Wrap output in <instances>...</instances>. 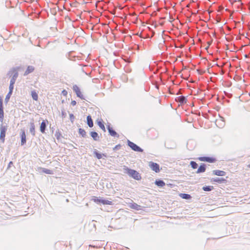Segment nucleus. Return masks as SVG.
<instances>
[{"mask_svg":"<svg viewBox=\"0 0 250 250\" xmlns=\"http://www.w3.org/2000/svg\"><path fill=\"white\" fill-rule=\"evenodd\" d=\"M91 137L95 141H99L100 140V137L97 132L95 131H91L90 133Z\"/></svg>","mask_w":250,"mask_h":250,"instance_id":"obj_14","label":"nucleus"},{"mask_svg":"<svg viewBox=\"0 0 250 250\" xmlns=\"http://www.w3.org/2000/svg\"><path fill=\"white\" fill-rule=\"evenodd\" d=\"M47 124L48 121L47 120H43L41 123L40 126V131L42 133H43L45 132Z\"/></svg>","mask_w":250,"mask_h":250,"instance_id":"obj_11","label":"nucleus"},{"mask_svg":"<svg viewBox=\"0 0 250 250\" xmlns=\"http://www.w3.org/2000/svg\"><path fill=\"white\" fill-rule=\"evenodd\" d=\"M29 131L33 136L35 135V126L33 120L30 123Z\"/></svg>","mask_w":250,"mask_h":250,"instance_id":"obj_13","label":"nucleus"},{"mask_svg":"<svg viewBox=\"0 0 250 250\" xmlns=\"http://www.w3.org/2000/svg\"><path fill=\"white\" fill-rule=\"evenodd\" d=\"M7 130V126L4 125L3 123H1L0 125V140L2 142H4L6 131Z\"/></svg>","mask_w":250,"mask_h":250,"instance_id":"obj_2","label":"nucleus"},{"mask_svg":"<svg viewBox=\"0 0 250 250\" xmlns=\"http://www.w3.org/2000/svg\"><path fill=\"white\" fill-rule=\"evenodd\" d=\"M62 94L63 96H66L67 94V91L66 90H63L62 92Z\"/></svg>","mask_w":250,"mask_h":250,"instance_id":"obj_38","label":"nucleus"},{"mask_svg":"<svg viewBox=\"0 0 250 250\" xmlns=\"http://www.w3.org/2000/svg\"><path fill=\"white\" fill-rule=\"evenodd\" d=\"M61 136H62V134L59 131H56V132L55 133V136L56 137V138L57 140H60Z\"/></svg>","mask_w":250,"mask_h":250,"instance_id":"obj_29","label":"nucleus"},{"mask_svg":"<svg viewBox=\"0 0 250 250\" xmlns=\"http://www.w3.org/2000/svg\"><path fill=\"white\" fill-rule=\"evenodd\" d=\"M179 196L180 197L184 199L188 200L191 198V195L187 193H180Z\"/></svg>","mask_w":250,"mask_h":250,"instance_id":"obj_22","label":"nucleus"},{"mask_svg":"<svg viewBox=\"0 0 250 250\" xmlns=\"http://www.w3.org/2000/svg\"><path fill=\"white\" fill-rule=\"evenodd\" d=\"M212 182H215L219 184L225 183L226 182V180L223 178H212Z\"/></svg>","mask_w":250,"mask_h":250,"instance_id":"obj_16","label":"nucleus"},{"mask_svg":"<svg viewBox=\"0 0 250 250\" xmlns=\"http://www.w3.org/2000/svg\"><path fill=\"white\" fill-rule=\"evenodd\" d=\"M206 169V165L205 164H202L200 167H198L197 171H196L197 173H200L204 172Z\"/></svg>","mask_w":250,"mask_h":250,"instance_id":"obj_15","label":"nucleus"},{"mask_svg":"<svg viewBox=\"0 0 250 250\" xmlns=\"http://www.w3.org/2000/svg\"><path fill=\"white\" fill-rule=\"evenodd\" d=\"M124 172L128 174L130 177L133 178L136 180L141 179V176L140 173L135 170L130 169L127 167L124 166L123 167Z\"/></svg>","mask_w":250,"mask_h":250,"instance_id":"obj_1","label":"nucleus"},{"mask_svg":"<svg viewBox=\"0 0 250 250\" xmlns=\"http://www.w3.org/2000/svg\"><path fill=\"white\" fill-rule=\"evenodd\" d=\"M94 154L98 159H100L102 158V154L99 153L97 150L94 151Z\"/></svg>","mask_w":250,"mask_h":250,"instance_id":"obj_30","label":"nucleus"},{"mask_svg":"<svg viewBox=\"0 0 250 250\" xmlns=\"http://www.w3.org/2000/svg\"><path fill=\"white\" fill-rule=\"evenodd\" d=\"M129 207L131 208L136 210H140L142 209V207L135 203L131 204V205L129 206Z\"/></svg>","mask_w":250,"mask_h":250,"instance_id":"obj_18","label":"nucleus"},{"mask_svg":"<svg viewBox=\"0 0 250 250\" xmlns=\"http://www.w3.org/2000/svg\"><path fill=\"white\" fill-rule=\"evenodd\" d=\"M76 104H77V102H76V101L73 100V101H71V105H72L73 106L75 105Z\"/></svg>","mask_w":250,"mask_h":250,"instance_id":"obj_39","label":"nucleus"},{"mask_svg":"<svg viewBox=\"0 0 250 250\" xmlns=\"http://www.w3.org/2000/svg\"><path fill=\"white\" fill-rule=\"evenodd\" d=\"M42 171L47 174H51L53 173L52 171L51 170L46 169V168H43L42 170Z\"/></svg>","mask_w":250,"mask_h":250,"instance_id":"obj_31","label":"nucleus"},{"mask_svg":"<svg viewBox=\"0 0 250 250\" xmlns=\"http://www.w3.org/2000/svg\"><path fill=\"white\" fill-rule=\"evenodd\" d=\"M73 90L75 92L77 96L79 97L82 100H84V97L82 94L79 87L77 85H74L73 86Z\"/></svg>","mask_w":250,"mask_h":250,"instance_id":"obj_5","label":"nucleus"},{"mask_svg":"<svg viewBox=\"0 0 250 250\" xmlns=\"http://www.w3.org/2000/svg\"><path fill=\"white\" fill-rule=\"evenodd\" d=\"M127 145L134 151L136 152H142L143 151V149L141 148L140 146H138L137 145L134 144V143L131 142L129 140L127 141Z\"/></svg>","mask_w":250,"mask_h":250,"instance_id":"obj_3","label":"nucleus"},{"mask_svg":"<svg viewBox=\"0 0 250 250\" xmlns=\"http://www.w3.org/2000/svg\"><path fill=\"white\" fill-rule=\"evenodd\" d=\"M16 80L14 78H11L10 80V83L14 84Z\"/></svg>","mask_w":250,"mask_h":250,"instance_id":"obj_37","label":"nucleus"},{"mask_svg":"<svg viewBox=\"0 0 250 250\" xmlns=\"http://www.w3.org/2000/svg\"><path fill=\"white\" fill-rule=\"evenodd\" d=\"M175 101L181 104H185L187 103V99L185 96H180L175 98Z\"/></svg>","mask_w":250,"mask_h":250,"instance_id":"obj_12","label":"nucleus"},{"mask_svg":"<svg viewBox=\"0 0 250 250\" xmlns=\"http://www.w3.org/2000/svg\"><path fill=\"white\" fill-rule=\"evenodd\" d=\"M121 147V146L119 144V145H116L114 148H113V150H118V149H119Z\"/></svg>","mask_w":250,"mask_h":250,"instance_id":"obj_36","label":"nucleus"},{"mask_svg":"<svg viewBox=\"0 0 250 250\" xmlns=\"http://www.w3.org/2000/svg\"><path fill=\"white\" fill-rule=\"evenodd\" d=\"M101 199H99L97 197H95V196H93V198H92V200L94 202H96V203H100V201H101Z\"/></svg>","mask_w":250,"mask_h":250,"instance_id":"obj_33","label":"nucleus"},{"mask_svg":"<svg viewBox=\"0 0 250 250\" xmlns=\"http://www.w3.org/2000/svg\"><path fill=\"white\" fill-rule=\"evenodd\" d=\"M2 101L0 99V122L2 123L4 120V111L2 104Z\"/></svg>","mask_w":250,"mask_h":250,"instance_id":"obj_9","label":"nucleus"},{"mask_svg":"<svg viewBox=\"0 0 250 250\" xmlns=\"http://www.w3.org/2000/svg\"><path fill=\"white\" fill-rule=\"evenodd\" d=\"M86 123L89 127L93 126V122L90 115H88L86 117Z\"/></svg>","mask_w":250,"mask_h":250,"instance_id":"obj_17","label":"nucleus"},{"mask_svg":"<svg viewBox=\"0 0 250 250\" xmlns=\"http://www.w3.org/2000/svg\"><path fill=\"white\" fill-rule=\"evenodd\" d=\"M62 114L63 117H65L66 114L64 111H62Z\"/></svg>","mask_w":250,"mask_h":250,"instance_id":"obj_41","label":"nucleus"},{"mask_svg":"<svg viewBox=\"0 0 250 250\" xmlns=\"http://www.w3.org/2000/svg\"><path fill=\"white\" fill-rule=\"evenodd\" d=\"M199 159L201 161H206L209 163H214L216 161V159L210 157H201Z\"/></svg>","mask_w":250,"mask_h":250,"instance_id":"obj_8","label":"nucleus"},{"mask_svg":"<svg viewBox=\"0 0 250 250\" xmlns=\"http://www.w3.org/2000/svg\"><path fill=\"white\" fill-rule=\"evenodd\" d=\"M190 165L191 167L193 169L197 168L198 167V164L195 161H191Z\"/></svg>","mask_w":250,"mask_h":250,"instance_id":"obj_28","label":"nucleus"},{"mask_svg":"<svg viewBox=\"0 0 250 250\" xmlns=\"http://www.w3.org/2000/svg\"><path fill=\"white\" fill-rule=\"evenodd\" d=\"M155 184L158 187H163L164 186H165V183L164 182V181H163L162 180H156L155 182Z\"/></svg>","mask_w":250,"mask_h":250,"instance_id":"obj_21","label":"nucleus"},{"mask_svg":"<svg viewBox=\"0 0 250 250\" xmlns=\"http://www.w3.org/2000/svg\"><path fill=\"white\" fill-rule=\"evenodd\" d=\"M20 136L21 138V145L23 146L26 143V134L24 130H21Z\"/></svg>","mask_w":250,"mask_h":250,"instance_id":"obj_10","label":"nucleus"},{"mask_svg":"<svg viewBox=\"0 0 250 250\" xmlns=\"http://www.w3.org/2000/svg\"><path fill=\"white\" fill-rule=\"evenodd\" d=\"M18 75V71L16 68H13L7 73L8 76L12 77V78H14L16 80H17Z\"/></svg>","mask_w":250,"mask_h":250,"instance_id":"obj_4","label":"nucleus"},{"mask_svg":"<svg viewBox=\"0 0 250 250\" xmlns=\"http://www.w3.org/2000/svg\"><path fill=\"white\" fill-rule=\"evenodd\" d=\"M107 128L109 134L111 136L119 137V135L110 126V125L107 126Z\"/></svg>","mask_w":250,"mask_h":250,"instance_id":"obj_6","label":"nucleus"},{"mask_svg":"<svg viewBox=\"0 0 250 250\" xmlns=\"http://www.w3.org/2000/svg\"><path fill=\"white\" fill-rule=\"evenodd\" d=\"M213 173L214 175L220 176H224L226 174L225 171L220 170H214L213 171Z\"/></svg>","mask_w":250,"mask_h":250,"instance_id":"obj_19","label":"nucleus"},{"mask_svg":"<svg viewBox=\"0 0 250 250\" xmlns=\"http://www.w3.org/2000/svg\"><path fill=\"white\" fill-rule=\"evenodd\" d=\"M249 167H250V165H249Z\"/></svg>","mask_w":250,"mask_h":250,"instance_id":"obj_43","label":"nucleus"},{"mask_svg":"<svg viewBox=\"0 0 250 250\" xmlns=\"http://www.w3.org/2000/svg\"><path fill=\"white\" fill-rule=\"evenodd\" d=\"M79 133L83 137L85 138L86 136V133L83 128H80L79 129Z\"/></svg>","mask_w":250,"mask_h":250,"instance_id":"obj_25","label":"nucleus"},{"mask_svg":"<svg viewBox=\"0 0 250 250\" xmlns=\"http://www.w3.org/2000/svg\"><path fill=\"white\" fill-rule=\"evenodd\" d=\"M149 166L151 169L155 172L157 173L160 171V166L159 164L152 162L150 163Z\"/></svg>","mask_w":250,"mask_h":250,"instance_id":"obj_7","label":"nucleus"},{"mask_svg":"<svg viewBox=\"0 0 250 250\" xmlns=\"http://www.w3.org/2000/svg\"><path fill=\"white\" fill-rule=\"evenodd\" d=\"M100 203H102L103 205H111L112 204V202L111 201L102 199H101Z\"/></svg>","mask_w":250,"mask_h":250,"instance_id":"obj_26","label":"nucleus"},{"mask_svg":"<svg viewBox=\"0 0 250 250\" xmlns=\"http://www.w3.org/2000/svg\"><path fill=\"white\" fill-rule=\"evenodd\" d=\"M14 85L13 84L10 83L9 87V92H10V94H12L13 90L14 89Z\"/></svg>","mask_w":250,"mask_h":250,"instance_id":"obj_32","label":"nucleus"},{"mask_svg":"<svg viewBox=\"0 0 250 250\" xmlns=\"http://www.w3.org/2000/svg\"><path fill=\"white\" fill-rule=\"evenodd\" d=\"M34 69H35V68H34V66H28L24 73V76H26L28 74H29V73H32V72L34 71Z\"/></svg>","mask_w":250,"mask_h":250,"instance_id":"obj_20","label":"nucleus"},{"mask_svg":"<svg viewBox=\"0 0 250 250\" xmlns=\"http://www.w3.org/2000/svg\"><path fill=\"white\" fill-rule=\"evenodd\" d=\"M190 142V141H188V143H187V145H188V146L189 145V144Z\"/></svg>","mask_w":250,"mask_h":250,"instance_id":"obj_42","label":"nucleus"},{"mask_svg":"<svg viewBox=\"0 0 250 250\" xmlns=\"http://www.w3.org/2000/svg\"><path fill=\"white\" fill-rule=\"evenodd\" d=\"M69 117H70V120L71 123H73L74 121V119H75V117H74V115L72 113L70 114Z\"/></svg>","mask_w":250,"mask_h":250,"instance_id":"obj_34","label":"nucleus"},{"mask_svg":"<svg viewBox=\"0 0 250 250\" xmlns=\"http://www.w3.org/2000/svg\"><path fill=\"white\" fill-rule=\"evenodd\" d=\"M213 188V186H209L203 187V190H204L205 191H211Z\"/></svg>","mask_w":250,"mask_h":250,"instance_id":"obj_27","label":"nucleus"},{"mask_svg":"<svg viewBox=\"0 0 250 250\" xmlns=\"http://www.w3.org/2000/svg\"><path fill=\"white\" fill-rule=\"evenodd\" d=\"M98 125L99 127L104 131H105V126L104 125L103 122L102 120H100L97 121Z\"/></svg>","mask_w":250,"mask_h":250,"instance_id":"obj_23","label":"nucleus"},{"mask_svg":"<svg viewBox=\"0 0 250 250\" xmlns=\"http://www.w3.org/2000/svg\"><path fill=\"white\" fill-rule=\"evenodd\" d=\"M13 165V162L12 161H10L9 163V164L8 165V167H7V169L9 168L11 166Z\"/></svg>","mask_w":250,"mask_h":250,"instance_id":"obj_40","label":"nucleus"},{"mask_svg":"<svg viewBox=\"0 0 250 250\" xmlns=\"http://www.w3.org/2000/svg\"><path fill=\"white\" fill-rule=\"evenodd\" d=\"M11 95L12 94H10V92L8 93L5 99V101L8 102L9 101Z\"/></svg>","mask_w":250,"mask_h":250,"instance_id":"obj_35","label":"nucleus"},{"mask_svg":"<svg viewBox=\"0 0 250 250\" xmlns=\"http://www.w3.org/2000/svg\"><path fill=\"white\" fill-rule=\"evenodd\" d=\"M31 96L33 99L35 101H37L38 99V95L37 92L35 91H31Z\"/></svg>","mask_w":250,"mask_h":250,"instance_id":"obj_24","label":"nucleus"}]
</instances>
